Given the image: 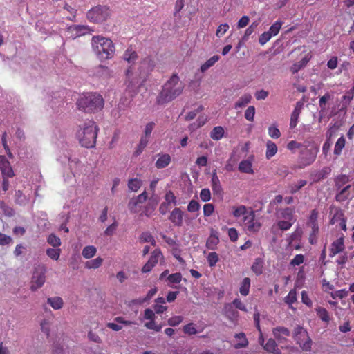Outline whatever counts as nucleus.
I'll return each mask as SVG.
<instances>
[{"mask_svg":"<svg viewBox=\"0 0 354 354\" xmlns=\"http://www.w3.org/2000/svg\"><path fill=\"white\" fill-rule=\"evenodd\" d=\"M273 335L274 337L278 340L279 343H281V335L288 337L290 336V333L287 328L279 326L273 329Z\"/></svg>","mask_w":354,"mask_h":354,"instance_id":"21","label":"nucleus"},{"mask_svg":"<svg viewBox=\"0 0 354 354\" xmlns=\"http://www.w3.org/2000/svg\"><path fill=\"white\" fill-rule=\"evenodd\" d=\"M255 115V107L254 106H250L245 111V118L250 122L254 120Z\"/></svg>","mask_w":354,"mask_h":354,"instance_id":"54","label":"nucleus"},{"mask_svg":"<svg viewBox=\"0 0 354 354\" xmlns=\"http://www.w3.org/2000/svg\"><path fill=\"white\" fill-rule=\"evenodd\" d=\"M183 320L182 316H174L168 319V324L171 326H176L179 325Z\"/></svg>","mask_w":354,"mask_h":354,"instance_id":"64","label":"nucleus"},{"mask_svg":"<svg viewBox=\"0 0 354 354\" xmlns=\"http://www.w3.org/2000/svg\"><path fill=\"white\" fill-rule=\"evenodd\" d=\"M167 280L170 283H179L182 280V274L180 272L169 274Z\"/></svg>","mask_w":354,"mask_h":354,"instance_id":"55","label":"nucleus"},{"mask_svg":"<svg viewBox=\"0 0 354 354\" xmlns=\"http://www.w3.org/2000/svg\"><path fill=\"white\" fill-rule=\"evenodd\" d=\"M348 291L346 289H342L339 290L335 291L333 292H331V297L333 299H343L348 296Z\"/></svg>","mask_w":354,"mask_h":354,"instance_id":"59","label":"nucleus"},{"mask_svg":"<svg viewBox=\"0 0 354 354\" xmlns=\"http://www.w3.org/2000/svg\"><path fill=\"white\" fill-rule=\"evenodd\" d=\"M234 211L232 212L233 216L235 218H239L241 216H244L247 213V209L245 205H239L236 207H233Z\"/></svg>","mask_w":354,"mask_h":354,"instance_id":"48","label":"nucleus"},{"mask_svg":"<svg viewBox=\"0 0 354 354\" xmlns=\"http://www.w3.org/2000/svg\"><path fill=\"white\" fill-rule=\"evenodd\" d=\"M230 26L227 23L221 24L216 32V35L218 37L223 36L229 29Z\"/></svg>","mask_w":354,"mask_h":354,"instance_id":"63","label":"nucleus"},{"mask_svg":"<svg viewBox=\"0 0 354 354\" xmlns=\"http://www.w3.org/2000/svg\"><path fill=\"white\" fill-rule=\"evenodd\" d=\"M234 337L239 340V342L234 346L236 349L246 348L248 346V340L244 333H237L234 335Z\"/></svg>","mask_w":354,"mask_h":354,"instance_id":"20","label":"nucleus"},{"mask_svg":"<svg viewBox=\"0 0 354 354\" xmlns=\"http://www.w3.org/2000/svg\"><path fill=\"white\" fill-rule=\"evenodd\" d=\"M111 16V10L106 6H97L89 10L86 14L90 21L102 23Z\"/></svg>","mask_w":354,"mask_h":354,"instance_id":"5","label":"nucleus"},{"mask_svg":"<svg viewBox=\"0 0 354 354\" xmlns=\"http://www.w3.org/2000/svg\"><path fill=\"white\" fill-rule=\"evenodd\" d=\"M207 261L209 267H214L218 262V255L215 252H209L207 257Z\"/></svg>","mask_w":354,"mask_h":354,"instance_id":"44","label":"nucleus"},{"mask_svg":"<svg viewBox=\"0 0 354 354\" xmlns=\"http://www.w3.org/2000/svg\"><path fill=\"white\" fill-rule=\"evenodd\" d=\"M97 252V248L93 245H87L82 250V254L85 259L93 257Z\"/></svg>","mask_w":354,"mask_h":354,"instance_id":"34","label":"nucleus"},{"mask_svg":"<svg viewBox=\"0 0 354 354\" xmlns=\"http://www.w3.org/2000/svg\"><path fill=\"white\" fill-rule=\"evenodd\" d=\"M142 185L140 179L133 178L130 179L128 182V188L132 192H137Z\"/></svg>","mask_w":354,"mask_h":354,"instance_id":"42","label":"nucleus"},{"mask_svg":"<svg viewBox=\"0 0 354 354\" xmlns=\"http://www.w3.org/2000/svg\"><path fill=\"white\" fill-rule=\"evenodd\" d=\"M294 223L295 222L281 220L278 221L277 225L279 228L281 230H288L292 227Z\"/></svg>","mask_w":354,"mask_h":354,"instance_id":"61","label":"nucleus"},{"mask_svg":"<svg viewBox=\"0 0 354 354\" xmlns=\"http://www.w3.org/2000/svg\"><path fill=\"white\" fill-rule=\"evenodd\" d=\"M91 44L93 53L100 60L104 61L113 57L115 49L111 39L101 35H94Z\"/></svg>","mask_w":354,"mask_h":354,"instance_id":"2","label":"nucleus"},{"mask_svg":"<svg viewBox=\"0 0 354 354\" xmlns=\"http://www.w3.org/2000/svg\"><path fill=\"white\" fill-rule=\"evenodd\" d=\"M250 283V279L248 277H245L243 279L239 288V292L241 295L247 296L249 294Z\"/></svg>","mask_w":354,"mask_h":354,"instance_id":"29","label":"nucleus"},{"mask_svg":"<svg viewBox=\"0 0 354 354\" xmlns=\"http://www.w3.org/2000/svg\"><path fill=\"white\" fill-rule=\"evenodd\" d=\"M46 254L53 260H58L61 254V249L59 248H48Z\"/></svg>","mask_w":354,"mask_h":354,"instance_id":"43","label":"nucleus"},{"mask_svg":"<svg viewBox=\"0 0 354 354\" xmlns=\"http://www.w3.org/2000/svg\"><path fill=\"white\" fill-rule=\"evenodd\" d=\"M0 171L2 176L14 177L15 173L10 162L5 156L0 155Z\"/></svg>","mask_w":354,"mask_h":354,"instance_id":"12","label":"nucleus"},{"mask_svg":"<svg viewBox=\"0 0 354 354\" xmlns=\"http://www.w3.org/2000/svg\"><path fill=\"white\" fill-rule=\"evenodd\" d=\"M252 100V95L250 93L243 94L235 103L234 108L236 109L245 106Z\"/></svg>","mask_w":354,"mask_h":354,"instance_id":"25","label":"nucleus"},{"mask_svg":"<svg viewBox=\"0 0 354 354\" xmlns=\"http://www.w3.org/2000/svg\"><path fill=\"white\" fill-rule=\"evenodd\" d=\"M330 172V169L329 167H324L321 171H318L317 173L313 175V180L319 181L326 178L329 174Z\"/></svg>","mask_w":354,"mask_h":354,"instance_id":"41","label":"nucleus"},{"mask_svg":"<svg viewBox=\"0 0 354 354\" xmlns=\"http://www.w3.org/2000/svg\"><path fill=\"white\" fill-rule=\"evenodd\" d=\"M184 212L179 208L175 207L169 216V220L176 227H181L183 224Z\"/></svg>","mask_w":354,"mask_h":354,"instance_id":"13","label":"nucleus"},{"mask_svg":"<svg viewBox=\"0 0 354 354\" xmlns=\"http://www.w3.org/2000/svg\"><path fill=\"white\" fill-rule=\"evenodd\" d=\"M148 138H146V137H142L140 140V143L135 151L136 154L138 156V155H140L144 150V149L146 147V146L148 144Z\"/></svg>","mask_w":354,"mask_h":354,"instance_id":"52","label":"nucleus"},{"mask_svg":"<svg viewBox=\"0 0 354 354\" xmlns=\"http://www.w3.org/2000/svg\"><path fill=\"white\" fill-rule=\"evenodd\" d=\"M277 152V147L274 142L268 140L266 143V158L268 159L273 157Z\"/></svg>","mask_w":354,"mask_h":354,"instance_id":"31","label":"nucleus"},{"mask_svg":"<svg viewBox=\"0 0 354 354\" xmlns=\"http://www.w3.org/2000/svg\"><path fill=\"white\" fill-rule=\"evenodd\" d=\"M307 184V181L305 180H300L297 183H292L290 185V192L295 194Z\"/></svg>","mask_w":354,"mask_h":354,"instance_id":"45","label":"nucleus"},{"mask_svg":"<svg viewBox=\"0 0 354 354\" xmlns=\"http://www.w3.org/2000/svg\"><path fill=\"white\" fill-rule=\"evenodd\" d=\"M165 202L170 204H173L174 205H177L176 197L174 195V192L171 190H169L166 192L165 195Z\"/></svg>","mask_w":354,"mask_h":354,"instance_id":"49","label":"nucleus"},{"mask_svg":"<svg viewBox=\"0 0 354 354\" xmlns=\"http://www.w3.org/2000/svg\"><path fill=\"white\" fill-rule=\"evenodd\" d=\"M203 110V106L202 105L199 106L194 111L189 112L185 116V120L190 121L196 118L198 113L201 112Z\"/></svg>","mask_w":354,"mask_h":354,"instance_id":"60","label":"nucleus"},{"mask_svg":"<svg viewBox=\"0 0 354 354\" xmlns=\"http://www.w3.org/2000/svg\"><path fill=\"white\" fill-rule=\"evenodd\" d=\"M140 241L142 243H150L153 246L156 244L154 237L149 232H144L140 236Z\"/></svg>","mask_w":354,"mask_h":354,"instance_id":"37","label":"nucleus"},{"mask_svg":"<svg viewBox=\"0 0 354 354\" xmlns=\"http://www.w3.org/2000/svg\"><path fill=\"white\" fill-rule=\"evenodd\" d=\"M263 261L261 258H257L255 259L254 261L253 262L251 270L254 273H255L256 275L259 276L262 274L263 272Z\"/></svg>","mask_w":354,"mask_h":354,"instance_id":"26","label":"nucleus"},{"mask_svg":"<svg viewBox=\"0 0 354 354\" xmlns=\"http://www.w3.org/2000/svg\"><path fill=\"white\" fill-rule=\"evenodd\" d=\"M244 225L246 230L250 232H257L261 227V223L255 219V214L253 211L245 216Z\"/></svg>","mask_w":354,"mask_h":354,"instance_id":"8","label":"nucleus"},{"mask_svg":"<svg viewBox=\"0 0 354 354\" xmlns=\"http://www.w3.org/2000/svg\"><path fill=\"white\" fill-rule=\"evenodd\" d=\"M158 156V158L155 163V166L157 169L165 168L171 161V156L167 153H160Z\"/></svg>","mask_w":354,"mask_h":354,"instance_id":"15","label":"nucleus"},{"mask_svg":"<svg viewBox=\"0 0 354 354\" xmlns=\"http://www.w3.org/2000/svg\"><path fill=\"white\" fill-rule=\"evenodd\" d=\"M220 59L218 55H214L210 57L208 60H207L201 66V71L202 73L205 72L210 67L213 66L216 62H217Z\"/></svg>","mask_w":354,"mask_h":354,"instance_id":"33","label":"nucleus"},{"mask_svg":"<svg viewBox=\"0 0 354 354\" xmlns=\"http://www.w3.org/2000/svg\"><path fill=\"white\" fill-rule=\"evenodd\" d=\"M201 205L199 203L195 200H191L187 205V211L189 212H196L200 209Z\"/></svg>","mask_w":354,"mask_h":354,"instance_id":"56","label":"nucleus"},{"mask_svg":"<svg viewBox=\"0 0 354 354\" xmlns=\"http://www.w3.org/2000/svg\"><path fill=\"white\" fill-rule=\"evenodd\" d=\"M346 140L343 136H342L336 142L334 148V154L339 156L342 153V149L345 147Z\"/></svg>","mask_w":354,"mask_h":354,"instance_id":"38","label":"nucleus"},{"mask_svg":"<svg viewBox=\"0 0 354 354\" xmlns=\"http://www.w3.org/2000/svg\"><path fill=\"white\" fill-rule=\"evenodd\" d=\"M332 217L330 223L338 225L342 230H346V219L343 212L340 209H335L331 212Z\"/></svg>","mask_w":354,"mask_h":354,"instance_id":"9","label":"nucleus"},{"mask_svg":"<svg viewBox=\"0 0 354 354\" xmlns=\"http://www.w3.org/2000/svg\"><path fill=\"white\" fill-rule=\"evenodd\" d=\"M278 217L284 221L295 222L294 218V209L291 207H286L281 209L278 212Z\"/></svg>","mask_w":354,"mask_h":354,"instance_id":"17","label":"nucleus"},{"mask_svg":"<svg viewBox=\"0 0 354 354\" xmlns=\"http://www.w3.org/2000/svg\"><path fill=\"white\" fill-rule=\"evenodd\" d=\"M211 187L214 195L218 197L223 196V189L222 188L220 180L217 176L216 170H214L212 174Z\"/></svg>","mask_w":354,"mask_h":354,"instance_id":"14","label":"nucleus"},{"mask_svg":"<svg viewBox=\"0 0 354 354\" xmlns=\"http://www.w3.org/2000/svg\"><path fill=\"white\" fill-rule=\"evenodd\" d=\"M184 88L185 84L180 81L178 75L173 74L162 85V89L156 97V104L165 105L173 101L183 93Z\"/></svg>","mask_w":354,"mask_h":354,"instance_id":"1","label":"nucleus"},{"mask_svg":"<svg viewBox=\"0 0 354 354\" xmlns=\"http://www.w3.org/2000/svg\"><path fill=\"white\" fill-rule=\"evenodd\" d=\"M214 211V206L212 203H206L203 205L204 216H210Z\"/></svg>","mask_w":354,"mask_h":354,"instance_id":"62","label":"nucleus"},{"mask_svg":"<svg viewBox=\"0 0 354 354\" xmlns=\"http://www.w3.org/2000/svg\"><path fill=\"white\" fill-rule=\"evenodd\" d=\"M297 300V294L295 290H291L284 298V301L289 306L292 305Z\"/></svg>","mask_w":354,"mask_h":354,"instance_id":"50","label":"nucleus"},{"mask_svg":"<svg viewBox=\"0 0 354 354\" xmlns=\"http://www.w3.org/2000/svg\"><path fill=\"white\" fill-rule=\"evenodd\" d=\"M45 270L42 269L41 271L36 270L32 277L30 289L35 291L41 288L45 283L46 276Z\"/></svg>","mask_w":354,"mask_h":354,"instance_id":"10","label":"nucleus"},{"mask_svg":"<svg viewBox=\"0 0 354 354\" xmlns=\"http://www.w3.org/2000/svg\"><path fill=\"white\" fill-rule=\"evenodd\" d=\"M138 57L137 53L131 47H129L123 55L124 59L129 63H133Z\"/></svg>","mask_w":354,"mask_h":354,"instance_id":"28","label":"nucleus"},{"mask_svg":"<svg viewBox=\"0 0 354 354\" xmlns=\"http://www.w3.org/2000/svg\"><path fill=\"white\" fill-rule=\"evenodd\" d=\"M239 170L242 173L250 174H254L252 162L249 160L241 161V162L239 165Z\"/></svg>","mask_w":354,"mask_h":354,"instance_id":"23","label":"nucleus"},{"mask_svg":"<svg viewBox=\"0 0 354 354\" xmlns=\"http://www.w3.org/2000/svg\"><path fill=\"white\" fill-rule=\"evenodd\" d=\"M281 25L282 23L281 21H277L270 27V29L268 32H270L272 36H275L279 33L281 28Z\"/></svg>","mask_w":354,"mask_h":354,"instance_id":"51","label":"nucleus"},{"mask_svg":"<svg viewBox=\"0 0 354 354\" xmlns=\"http://www.w3.org/2000/svg\"><path fill=\"white\" fill-rule=\"evenodd\" d=\"M200 198L203 202H208L211 199V192L207 188H203L201 190Z\"/></svg>","mask_w":354,"mask_h":354,"instance_id":"58","label":"nucleus"},{"mask_svg":"<svg viewBox=\"0 0 354 354\" xmlns=\"http://www.w3.org/2000/svg\"><path fill=\"white\" fill-rule=\"evenodd\" d=\"M225 315L230 319H234L238 317V312L234 310L231 304H226L223 308Z\"/></svg>","mask_w":354,"mask_h":354,"instance_id":"32","label":"nucleus"},{"mask_svg":"<svg viewBox=\"0 0 354 354\" xmlns=\"http://www.w3.org/2000/svg\"><path fill=\"white\" fill-rule=\"evenodd\" d=\"M102 263L103 259L99 257L93 260L86 261L85 267L88 269H97L102 266Z\"/></svg>","mask_w":354,"mask_h":354,"instance_id":"36","label":"nucleus"},{"mask_svg":"<svg viewBox=\"0 0 354 354\" xmlns=\"http://www.w3.org/2000/svg\"><path fill=\"white\" fill-rule=\"evenodd\" d=\"M301 236L299 232L292 233L288 239L287 241L288 243V245L290 248L299 249V247L298 245L295 243L300 239Z\"/></svg>","mask_w":354,"mask_h":354,"instance_id":"39","label":"nucleus"},{"mask_svg":"<svg viewBox=\"0 0 354 354\" xmlns=\"http://www.w3.org/2000/svg\"><path fill=\"white\" fill-rule=\"evenodd\" d=\"M183 331L185 334L189 335H195L198 333L195 324L192 322L185 325L183 328Z\"/></svg>","mask_w":354,"mask_h":354,"instance_id":"46","label":"nucleus"},{"mask_svg":"<svg viewBox=\"0 0 354 354\" xmlns=\"http://www.w3.org/2000/svg\"><path fill=\"white\" fill-rule=\"evenodd\" d=\"M77 106L79 110L85 113H95L104 107V100L97 93H87L78 99Z\"/></svg>","mask_w":354,"mask_h":354,"instance_id":"4","label":"nucleus"},{"mask_svg":"<svg viewBox=\"0 0 354 354\" xmlns=\"http://www.w3.org/2000/svg\"><path fill=\"white\" fill-rule=\"evenodd\" d=\"M126 77H127V88L133 87L139 83V80L140 77H138L137 76H134L133 73L131 70V68H128L126 71Z\"/></svg>","mask_w":354,"mask_h":354,"instance_id":"22","label":"nucleus"},{"mask_svg":"<svg viewBox=\"0 0 354 354\" xmlns=\"http://www.w3.org/2000/svg\"><path fill=\"white\" fill-rule=\"evenodd\" d=\"M207 121V118L205 116H200L196 122L191 124L189 125V129L194 130L197 128H199L203 126Z\"/></svg>","mask_w":354,"mask_h":354,"instance_id":"53","label":"nucleus"},{"mask_svg":"<svg viewBox=\"0 0 354 354\" xmlns=\"http://www.w3.org/2000/svg\"><path fill=\"white\" fill-rule=\"evenodd\" d=\"M99 129L95 122L89 120L82 126L76 133V137L82 147L93 148L96 143V138Z\"/></svg>","mask_w":354,"mask_h":354,"instance_id":"3","label":"nucleus"},{"mask_svg":"<svg viewBox=\"0 0 354 354\" xmlns=\"http://www.w3.org/2000/svg\"><path fill=\"white\" fill-rule=\"evenodd\" d=\"M219 242L216 235L211 234L206 241V247L209 250H214Z\"/></svg>","mask_w":354,"mask_h":354,"instance_id":"40","label":"nucleus"},{"mask_svg":"<svg viewBox=\"0 0 354 354\" xmlns=\"http://www.w3.org/2000/svg\"><path fill=\"white\" fill-rule=\"evenodd\" d=\"M47 302L55 310L61 309L64 305L63 299L60 297H49Z\"/></svg>","mask_w":354,"mask_h":354,"instance_id":"27","label":"nucleus"},{"mask_svg":"<svg viewBox=\"0 0 354 354\" xmlns=\"http://www.w3.org/2000/svg\"><path fill=\"white\" fill-rule=\"evenodd\" d=\"M303 106L304 103L301 101H299L297 102L295 108L293 112L292 113L290 118V127L291 129H294L297 126L298 117Z\"/></svg>","mask_w":354,"mask_h":354,"instance_id":"16","label":"nucleus"},{"mask_svg":"<svg viewBox=\"0 0 354 354\" xmlns=\"http://www.w3.org/2000/svg\"><path fill=\"white\" fill-rule=\"evenodd\" d=\"M224 135V129L221 126L215 127L210 133V137L214 140H221Z\"/></svg>","mask_w":354,"mask_h":354,"instance_id":"35","label":"nucleus"},{"mask_svg":"<svg viewBox=\"0 0 354 354\" xmlns=\"http://www.w3.org/2000/svg\"><path fill=\"white\" fill-rule=\"evenodd\" d=\"M15 201L19 205H26L28 203L29 198L21 190H17L15 194Z\"/></svg>","mask_w":354,"mask_h":354,"instance_id":"30","label":"nucleus"},{"mask_svg":"<svg viewBox=\"0 0 354 354\" xmlns=\"http://www.w3.org/2000/svg\"><path fill=\"white\" fill-rule=\"evenodd\" d=\"M263 348L271 353L273 354H281L280 349L278 348V346L273 339H269L266 344L263 345Z\"/></svg>","mask_w":354,"mask_h":354,"instance_id":"19","label":"nucleus"},{"mask_svg":"<svg viewBox=\"0 0 354 354\" xmlns=\"http://www.w3.org/2000/svg\"><path fill=\"white\" fill-rule=\"evenodd\" d=\"M309 61L308 55H304L299 61L295 63L290 68L292 74L297 73L301 68L304 67Z\"/></svg>","mask_w":354,"mask_h":354,"instance_id":"18","label":"nucleus"},{"mask_svg":"<svg viewBox=\"0 0 354 354\" xmlns=\"http://www.w3.org/2000/svg\"><path fill=\"white\" fill-rule=\"evenodd\" d=\"M345 250L344 237L342 235L333 241L329 249V256L333 257Z\"/></svg>","mask_w":354,"mask_h":354,"instance_id":"11","label":"nucleus"},{"mask_svg":"<svg viewBox=\"0 0 354 354\" xmlns=\"http://www.w3.org/2000/svg\"><path fill=\"white\" fill-rule=\"evenodd\" d=\"M163 258L160 249L156 248L152 252L147 262L143 266L142 272H150L158 263V261Z\"/></svg>","mask_w":354,"mask_h":354,"instance_id":"7","label":"nucleus"},{"mask_svg":"<svg viewBox=\"0 0 354 354\" xmlns=\"http://www.w3.org/2000/svg\"><path fill=\"white\" fill-rule=\"evenodd\" d=\"M315 312L317 317L324 322L328 324L330 318L328 312L326 308L318 306L315 308Z\"/></svg>","mask_w":354,"mask_h":354,"instance_id":"24","label":"nucleus"},{"mask_svg":"<svg viewBox=\"0 0 354 354\" xmlns=\"http://www.w3.org/2000/svg\"><path fill=\"white\" fill-rule=\"evenodd\" d=\"M269 136L274 139L279 138L281 136L279 129L275 125H271L268 128Z\"/></svg>","mask_w":354,"mask_h":354,"instance_id":"57","label":"nucleus"},{"mask_svg":"<svg viewBox=\"0 0 354 354\" xmlns=\"http://www.w3.org/2000/svg\"><path fill=\"white\" fill-rule=\"evenodd\" d=\"M47 241L54 248L59 247L62 244L60 239L54 234H51L48 236Z\"/></svg>","mask_w":354,"mask_h":354,"instance_id":"47","label":"nucleus"},{"mask_svg":"<svg viewBox=\"0 0 354 354\" xmlns=\"http://www.w3.org/2000/svg\"><path fill=\"white\" fill-rule=\"evenodd\" d=\"M293 337L303 350L308 351L310 349V337L307 331L302 327L297 326L295 329Z\"/></svg>","mask_w":354,"mask_h":354,"instance_id":"6","label":"nucleus"}]
</instances>
